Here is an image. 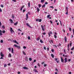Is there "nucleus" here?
Here are the masks:
<instances>
[{
	"instance_id": "nucleus-26",
	"label": "nucleus",
	"mask_w": 74,
	"mask_h": 74,
	"mask_svg": "<svg viewBox=\"0 0 74 74\" xmlns=\"http://www.w3.org/2000/svg\"><path fill=\"white\" fill-rule=\"evenodd\" d=\"M45 1V0H41V2L42 3H44Z\"/></svg>"
},
{
	"instance_id": "nucleus-5",
	"label": "nucleus",
	"mask_w": 74,
	"mask_h": 74,
	"mask_svg": "<svg viewBox=\"0 0 74 74\" xmlns=\"http://www.w3.org/2000/svg\"><path fill=\"white\" fill-rule=\"evenodd\" d=\"M26 24H27V26H29V27L30 28H31V29H32V27L30 26L29 25V24L28 23H27Z\"/></svg>"
},
{
	"instance_id": "nucleus-24",
	"label": "nucleus",
	"mask_w": 74,
	"mask_h": 74,
	"mask_svg": "<svg viewBox=\"0 0 74 74\" xmlns=\"http://www.w3.org/2000/svg\"><path fill=\"white\" fill-rule=\"evenodd\" d=\"M55 38L56 39L57 38V36L55 35H54Z\"/></svg>"
},
{
	"instance_id": "nucleus-53",
	"label": "nucleus",
	"mask_w": 74,
	"mask_h": 74,
	"mask_svg": "<svg viewBox=\"0 0 74 74\" xmlns=\"http://www.w3.org/2000/svg\"><path fill=\"white\" fill-rule=\"evenodd\" d=\"M18 31H20V32H22V30L20 29H18Z\"/></svg>"
},
{
	"instance_id": "nucleus-63",
	"label": "nucleus",
	"mask_w": 74,
	"mask_h": 74,
	"mask_svg": "<svg viewBox=\"0 0 74 74\" xmlns=\"http://www.w3.org/2000/svg\"><path fill=\"white\" fill-rule=\"evenodd\" d=\"M55 34H56V35H58V34L56 32H55Z\"/></svg>"
},
{
	"instance_id": "nucleus-51",
	"label": "nucleus",
	"mask_w": 74,
	"mask_h": 74,
	"mask_svg": "<svg viewBox=\"0 0 74 74\" xmlns=\"http://www.w3.org/2000/svg\"><path fill=\"white\" fill-rule=\"evenodd\" d=\"M71 45H72V43H70V47H71Z\"/></svg>"
},
{
	"instance_id": "nucleus-14",
	"label": "nucleus",
	"mask_w": 74,
	"mask_h": 74,
	"mask_svg": "<svg viewBox=\"0 0 74 74\" xmlns=\"http://www.w3.org/2000/svg\"><path fill=\"white\" fill-rule=\"evenodd\" d=\"M51 56L52 57V58H54V55L53 54H51Z\"/></svg>"
},
{
	"instance_id": "nucleus-46",
	"label": "nucleus",
	"mask_w": 74,
	"mask_h": 74,
	"mask_svg": "<svg viewBox=\"0 0 74 74\" xmlns=\"http://www.w3.org/2000/svg\"><path fill=\"white\" fill-rule=\"evenodd\" d=\"M1 7H2V8H3V7H4V6H3V5L2 4L1 5Z\"/></svg>"
},
{
	"instance_id": "nucleus-25",
	"label": "nucleus",
	"mask_w": 74,
	"mask_h": 74,
	"mask_svg": "<svg viewBox=\"0 0 74 74\" xmlns=\"http://www.w3.org/2000/svg\"><path fill=\"white\" fill-rule=\"evenodd\" d=\"M42 21V20L41 19H39V22H41Z\"/></svg>"
},
{
	"instance_id": "nucleus-11",
	"label": "nucleus",
	"mask_w": 74,
	"mask_h": 74,
	"mask_svg": "<svg viewBox=\"0 0 74 74\" xmlns=\"http://www.w3.org/2000/svg\"><path fill=\"white\" fill-rule=\"evenodd\" d=\"M11 52L12 53L14 54V49L13 48H12V51Z\"/></svg>"
},
{
	"instance_id": "nucleus-50",
	"label": "nucleus",
	"mask_w": 74,
	"mask_h": 74,
	"mask_svg": "<svg viewBox=\"0 0 74 74\" xmlns=\"http://www.w3.org/2000/svg\"><path fill=\"white\" fill-rule=\"evenodd\" d=\"M60 25L62 26V23L61 22V21H60Z\"/></svg>"
},
{
	"instance_id": "nucleus-28",
	"label": "nucleus",
	"mask_w": 74,
	"mask_h": 74,
	"mask_svg": "<svg viewBox=\"0 0 74 74\" xmlns=\"http://www.w3.org/2000/svg\"><path fill=\"white\" fill-rule=\"evenodd\" d=\"M38 7H39V8H40V7H41V4H39Z\"/></svg>"
},
{
	"instance_id": "nucleus-17",
	"label": "nucleus",
	"mask_w": 74,
	"mask_h": 74,
	"mask_svg": "<svg viewBox=\"0 0 74 74\" xmlns=\"http://www.w3.org/2000/svg\"><path fill=\"white\" fill-rule=\"evenodd\" d=\"M36 10L38 12H39V11H40V9H39L37 7V8L36 9Z\"/></svg>"
},
{
	"instance_id": "nucleus-13",
	"label": "nucleus",
	"mask_w": 74,
	"mask_h": 74,
	"mask_svg": "<svg viewBox=\"0 0 74 74\" xmlns=\"http://www.w3.org/2000/svg\"><path fill=\"white\" fill-rule=\"evenodd\" d=\"M18 22H17L16 23H14V26H16V25H17V24H18Z\"/></svg>"
},
{
	"instance_id": "nucleus-16",
	"label": "nucleus",
	"mask_w": 74,
	"mask_h": 74,
	"mask_svg": "<svg viewBox=\"0 0 74 74\" xmlns=\"http://www.w3.org/2000/svg\"><path fill=\"white\" fill-rule=\"evenodd\" d=\"M34 72H35V73H38V71H37L36 70V69H34Z\"/></svg>"
},
{
	"instance_id": "nucleus-32",
	"label": "nucleus",
	"mask_w": 74,
	"mask_h": 74,
	"mask_svg": "<svg viewBox=\"0 0 74 74\" xmlns=\"http://www.w3.org/2000/svg\"><path fill=\"white\" fill-rule=\"evenodd\" d=\"M7 66V65H6V64H4V67H6Z\"/></svg>"
},
{
	"instance_id": "nucleus-64",
	"label": "nucleus",
	"mask_w": 74,
	"mask_h": 74,
	"mask_svg": "<svg viewBox=\"0 0 74 74\" xmlns=\"http://www.w3.org/2000/svg\"><path fill=\"white\" fill-rule=\"evenodd\" d=\"M44 49H45V50H46V47H44Z\"/></svg>"
},
{
	"instance_id": "nucleus-40",
	"label": "nucleus",
	"mask_w": 74,
	"mask_h": 74,
	"mask_svg": "<svg viewBox=\"0 0 74 74\" xmlns=\"http://www.w3.org/2000/svg\"><path fill=\"white\" fill-rule=\"evenodd\" d=\"M69 30L70 32H71V28H69Z\"/></svg>"
},
{
	"instance_id": "nucleus-6",
	"label": "nucleus",
	"mask_w": 74,
	"mask_h": 74,
	"mask_svg": "<svg viewBox=\"0 0 74 74\" xmlns=\"http://www.w3.org/2000/svg\"><path fill=\"white\" fill-rule=\"evenodd\" d=\"M64 60H65V61H64L65 63H67V58H65L64 59Z\"/></svg>"
},
{
	"instance_id": "nucleus-18",
	"label": "nucleus",
	"mask_w": 74,
	"mask_h": 74,
	"mask_svg": "<svg viewBox=\"0 0 74 74\" xmlns=\"http://www.w3.org/2000/svg\"><path fill=\"white\" fill-rule=\"evenodd\" d=\"M23 69H26V70H28V69L26 67H24L23 68Z\"/></svg>"
},
{
	"instance_id": "nucleus-31",
	"label": "nucleus",
	"mask_w": 74,
	"mask_h": 74,
	"mask_svg": "<svg viewBox=\"0 0 74 74\" xmlns=\"http://www.w3.org/2000/svg\"><path fill=\"white\" fill-rule=\"evenodd\" d=\"M8 49L9 50V51H11V49L10 48H9Z\"/></svg>"
},
{
	"instance_id": "nucleus-44",
	"label": "nucleus",
	"mask_w": 74,
	"mask_h": 74,
	"mask_svg": "<svg viewBox=\"0 0 74 74\" xmlns=\"http://www.w3.org/2000/svg\"><path fill=\"white\" fill-rule=\"evenodd\" d=\"M12 18L14 19V15H12Z\"/></svg>"
},
{
	"instance_id": "nucleus-61",
	"label": "nucleus",
	"mask_w": 74,
	"mask_h": 74,
	"mask_svg": "<svg viewBox=\"0 0 74 74\" xmlns=\"http://www.w3.org/2000/svg\"><path fill=\"white\" fill-rule=\"evenodd\" d=\"M51 42H52V43H53V41L52 40H51Z\"/></svg>"
},
{
	"instance_id": "nucleus-55",
	"label": "nucleus",
	"mask_w": 74,
	"mask_h": 74,
	"mask_svg": "<svg viewBox=\"0 0 74 74\" xmlns=\"http://www.w3.org/2000/svg\"><path fill=\"white\" fill-rule=\"evenodd\" d=\"M0 12H2V10L1 9V8H0Z\"/></svg>"
},
{
	"instance_id": "nucleus-29",
	"label": "nucleus",
	"mask_w": 74,
	"mask_h": 74,
	"mask_svg": "<svg viewBox=\"0 0 74 74\" xmlns=\"http://www.w3.org/2000/svg\"><path fill=\"white\" fill-rule=\"evenodd\" d=\"M48 33H49L50 34H52V32H49Z\"/></svg>"
},
{
	"instance_id": "nucleus-27",
	"label": "nucleus",
	"mask_w": 74,
	"mask_h": 74,
	"mask_svg": "<svg viewBox=\"0 0 74 74\" xmlns=\"http://www.w3.org/2000/svg\"><path fill=\"white\" fill-rule=\"evenodd\" d=\"M40 42L41 43H43V41H42V40H40Z\"/></svg>"
},
{
	"instance_id": "nucleus-35",
	"label": "nucleus",
	"mask_w": 74,
	"mask_h": 74,
	"mask_svg": "<svg viewBox=\"0 0 74 74\" xmlns=\"http://www.w3.org/2000/svg\"><path fill=\"white\" fill-rule=\"evenodd\" d=\"M1 43H3V40H1L0 41Z\"/></svg>"
},
{
	"instance_id": "nucleus-56",
	"label": "nucleus",
	"mask_w": 74,
	"mask_h": 74,
	"mask_svg": "<svg viewBox=\"0 0 74 74\" xmlns=\"http://www.w3.org/2000/svg\"><path fill=\"white\" fill-rule=\"evenodd\" d=\"M25 11H26V10H23V12H25Z\"/></svg>"
},
{
	"instance_id": "nucleus-12",
	"label": "nucleus",
	"mask_w": 74,
	"mask_h": 74,
	"mask_svg": "<svg viewBox=\"0 0 74 74\" xmlns=\"http://www.w3.org/2000/svg\"><path fill=\"white\" fill-rule=\"evenodd\" d=\"M2 35H3V34H2V31L0 30V36H2Z\"/></svg>"
},
{
	"instance_id": "nucleus-33",
	"label": "nucleus",
	"mask_w": 74,
	"mask_h": 74,
	"mask_svg": "<svg viewBox=\"0 0 74 74\" xmlns=\"http://www.w3.org/2000/svg\"><path fill=\"white\" fill-rule=\"evenodd\" d=\"M45 7V5H44L42 6V8H43V7Z\"/></svg>"
},
{
	"instance_id": "nucleus-19",
	"label": "nucleus",
	"mask_w": 74,
	"mask_h": 74,
	"mask_svg": "<svg viewBox=\"0 0 74 74\" xmlns=\"http://www.w3.org/2000/svg\"><path fill=\"white\" fill-rule=\"evenodd\" d=\"M40 39V37H39L37 39V41H39V40Z\"/></svg>"
},
{
	"instance_id": "nucleus-23",
	"label": "nucleus",
	"mask_w": 74,
	"mask_h": 74,
	"mask_svg": "<svg viewBox=\"0 0 74 74\" xmlns=\"http://www.w3.org/2000/svg\"><path fill=\"white\" fill-rule=\"evenodd\" d=\"M36 22H39V19L38 18V19H36Z\"/></svg>"
},
{
	"instance_id": "nucleus-9",
	"label": "nucleus",
	"mask_w": 74,
	"mask_h": 74,
	"mask_svg": "<svg viewBox=\"0 0 74 74\" xmlns=\"http://www.w3.org/2000/svg\"><path fill=\"white\" fill-rule=\"evenodd\" d=\"M61 62H62V63H63L64 62V60H63V58H61Z\"/></svg>"
},
{
	"instance_id": "nucleus-58",
	"label": "nucleus",
	"mask_w": 74,
	"mask_h": 74,
	"mask_svg": "<svg viewBox=\"0 0 74 74\" xmlns=\"http://www.w3.org/2000/svg\"><path fill=\"white\" fill-rule=\"evenodd\" d=\"M50 22H51V24H52V23H53L52 21H50Z\"/></svg>"
},
{
	"instance_id": "nucleus-48",
	"label": "nucleus",
	"mask_w": 74,
	"mask_h": 74,
	"mask_svg": "<svg viewBox=\"0 0 74 74\" xmlns=\"http://www.w3.org/2000/svg\"><path fill=\"white\" fill-rule=\"evenodd\" d=\"M8 41H12V40L11 39H9L8 40Z\"/></svg>"
},
{
	"instance_id": "nucleus-60",
	"label": "nucleus",
	"mask_w": 74,
	"mask_h": 74,
	"mask_svg": "<svg viewBox=\"0 0 74 74\" xmlns=\"http://www.w3.org/2000/svg\"><path fill=\"white\" fill-rule=\"evenodd\" d=\"M12 1H14V2H16V0H12Z\"/></svg>"
},
{
	"instance_id": "nucleus-43",
	"label": "nucleus",
	"mask_w": 74,
	"mask_h": 74,
	"mask_svg": "<svg viewBox=\"0 0 74 74\" xmlns=\"http://www.w3.org/2000/svg\"><path fill=\"white\" fill-rule=\"evenodd\" d=\"M32 59L31 58H29V60H30V61H32Z\"/></svg>"
},
{
	"instance_id": "nucleus-37",
	"label": "nucleus",
	"mask_w": 74,
	"mask_h": 74,
	"mask_svg": "<svg viewBox=\"0 0 74 74\" xmlns=\"http://www.w3.org/2000/svg\"><path fill=\"white\" fill-rule=\"evenodd\" d=\"M8 56H10V57H11V55L10 53H9L8 54Z\"/></svg>"
},
{
	"instance_id": "nucleus-57",
	"label": "nucleus",
	"mask_w": 74,
	"mask_h": 74,
	"mask_svg": "<svg viewBox=\"0 0 74 74\" xmlns=\"http://www.w3.org/2000/svg\"><path fill=\"white\" fill-rule=\"evenodd\" d=\"M68 62H70L71 61V59H69L68 60Z\"/></svg>"
},
{
	"instance_id": "nucleus-47",
	"label": "nucleus",
	"mask_w": 74,
	"mask_h": 74,
	"mask_svg": "<svg viewBox=\"0 0 74 74\" xmlns=\"http://www.w3.org/2000/svg\"><path fill=\"white\" fill-rule=\"evenodd\" d=\"M49 16H50V15H47V18H49Z\"/></svg>"
},
{
	"instance_id": "nucleus-38",
	"label": "nucleus",
	"mask_w": 74,
	"mask_h": 74,
	"mask_svg": "<svg viewBox=\"0 0 74 74\" xmlns=\"http://www.w3.org/2000/svg\"><path fill=\"white\" fill-rule=\"evenodd\" d=\"M53 47H55V48H57V46L56 45H54Z\"/></svg>"
},
{
	"instance_id": "nucleus-34",
	"label": "nucleus",
	"mask_w": 74,
	"mask_h": 74,
	"mask_svg": "<svg viewBox=\"0 0 74 74\" xmlns=\"http://www.w3.org/2000/svg\"><path fill=\"white\" fill-rule=\"evenodd\" d=\"M5 30H3L2 31L3 33H5Z\"/></svg>"
},
{
	"instance_id": "nucleus-59",
	"label": "nucleus",
	"mask_w": 74,
	"mask_h": 74,
	"mask_svg": "<svg viewBox=\"0 0 74 74\" xmlns=\"http://www.w3.org/2000/svg\"><path fill=\"white\" fill-rule=\"evenodd\" d=\"M56 70L57 71H58V69H56Z\"/></svg>"
},
{
	"instance_id": "nucleus-7",
	"label": "nucleus",
	"mask_w": 74,
	"mask_h": 74,
	"mask_svg": "<svg viewBox=\"0 0 74 74\" xmlns=\"http://www.w3.org/2000/svg\"><path fill=\"white\" fill-rule=\"evenodd\" d=\"M64 40H65V42H67V38L66 37V36H65L64 37Z\"/></svg>"
},
{
	"instance_id": "nucleus-3",
	"label": "nucleus",
	"mask_w": 74,
	"mask_h": 74,
	"mask_svg": "<svg viewBox=\"0 0 74 74\" xmlns=\"http://www.w3.org/2000/svg\"><path fill=\"white\" fill-rule=\"evenodd\" d=\"M0 56H1V57H4V55L3 54V53H2V52H1Z\"/></svg>"
},
{
	"instance_id": "nucleus-8",
	"label": "nucleus",
	"mask_w": 74,
	"mask_h": 74,
	"mask_svg": "<svg viewBox=\"0 0 74 74\" xmlns=\"http://www.w3.org/2000/svg\"><path fill=\"white\" fill-rule=\"evenodd\" d=\"M67 50L68 51H70V47H69V44L67 45Z\"/></svg>"
},
{
	"instance_id": "nucleus-54",
	"label": "nucleus",
	"mask_w": 74,
	"mask_h": 74,
	"mask_svg": "<svg viewBox=\"0 0 74 74\" xmlns=\"http://www.w3.org/2000/svg\"><path fill=\"white\" fill-rule=\"evenodd\" d=\"M48 34L49 35V37H50L51 36V35L50 34H49V33H48Z\"/></svg>"
},
{
	"instance_id": "nucleus-10",
	"label": "nucleus",
	"mask_w": 74,
	"mask_h": 74,
	"mask_svg": "<svg viewBox=\"0 0 74 74\" xmlns=\"http://www.w3.org/2000/svg\"><path fill=\"white\" fill-rule=\"evenodd\" d=\"M10 22L11 23H13V21L12 19H10Z\"/></svg>"
},
{
	"instance_id": "nucleus-21",
	"label": "nucleus",
	"mask_w": 74,
	"mask_h": 74,
	"mask_svg": "<svg viewBox=\"0 0 74 74\" xmlns=\"http://www.w3.org/2000/svg\"><path fill=\"white\" fill-rule=\"evenodd\" d=\"M26 18H29V16H28V14H26Z\"/></svg>"
},
{
	"instance_id": "nucleus-45",
	"label": "nucleus",
	"mask_w": 74,
	"mask_h": 74,
	"mask_svg": "<svg viewBox=\"0 0 74 74\" xmlns=\"http://www.w3.org/2000/svg\"><path fill=\"white\" fill-rule=\"evenodd\" d=\"M28 40H30V36H28Z\"/></svg>"
},
{
	"instance_id": "nucleus-30",
	"label": "nucleus",
	"mask_w": 74,
	"mask_h": 74,
	"mask_svg": "<svg viewBox=\"0 0 74 74\" xmlns=\"http://www.w3.org/2000/svg\"><path fill=\"white\" fill-rule=\"evenodd\" d=\"M74 49V46L71 49V51H73Z\"/></svg>"
},
{
	"instance_id": "nucleus-20",
	"label": "nucleus",
	"mask_w": 74,
	"mask_h": 74,
	"mask_svg": "<svg viewBox=\"0 0 74 74\" xmlns=\"http://www.w3.org/2000/svg\"><path fill=\"white\" fill-rule=\"evenodd\" d=\"M16 48H18V49H20V48H21V47H20L19 46H17Z\"/></svg>"
},
{
	"instance_id": "nucleus-52",
	"label": "nucleus",
	"mask_w": 74,
	"mask_h": 74,
	"mask_svg": "<svg viewBox=\"0 0 74 74\" xmlns=\"http://www.w3.org/2000/svg\"><path fill=\"white\" fill-rule=\"evenodd\" d=\"M51 51L52 52H54V50H53V49H52L51 50Z\"/></svg>"
},
{
	"instance_id": "nucleus-36",
	"label": "nucleus",
	"mask_w": 74,
	"mask_h": 74,
	"mask_svg": "<svg viewBox=\"0 0 74 74\" xmlns=\"http://www.w3.org/2000/svg\"><path fill=\"white\" fill-rule=\"evenodd\" d=\"M44 67H46V66H47V64H44Z\"/></svg>"
},
{
	"instance_id": "nucleus-15",
	"label": "nucleus",
	"mask_w": 74,
	"mask_h": 74,
	"mask_svg": "<svg viewBox=\"0 0 74 74\" xmlns=\"http://www.w3.org/2000/svg\"><path fill=\"white\" fill-rule=\"evenodd\" d=\"M28 7H30V2H29V3H28Z\"/></svg>"
},
{
	"instance_id": "nucleus-42",
	"label": "nucleus",
	"mask_w": 74,
	"mask_h": 74,
	"mask_svg": "<svg viewBox=\"0 0 74 74\" xmlns=\"http://www.w3.org/2000/svg\"><path fill=\"white\" fill-rule=\"evenodd\" d=\"M14 47H17V45H16V44H14Z\"/></svg>"
},
{
	"instance_id": "nucleus-39",
	"label": "nucleus",
	"mask_w": 74,
	"mask_h": 74,
	"mask_svg": "<svg viewBox=\"0 0 74 74\" xmlns=\"http://www.w3.org/2000/svg\"><path fill=\"white\" fill-rule=\"evenodd\" d=\"M42 34H43V35H45V34H46V33L44 32V33H42Z\"/></svg>"
},
{
	"instance_id": "nucleus-41",
	"label": "nucleus",
	"mask_w": 74,
	"mask_h": 74,
	"mask_svg": "<svg viewBox=\"0 0 74 74\" xmlns=\"http://www.w3.org/2000/svg\"><path fill=\"white\" fill-rule=\"evenodd\" d=\"M50 8H53V6H50Z\"/></svg>"
},
{
	"instance_id": "nucleus-62",
	"label": "nucleus",
	"mask_w": 74,
	"mask_h": 74,
	"mask_svg": "<svg viewBox=\"0 0 74 74\" xmlns=\"http://www.w3.org/2000/svg\"><path fill=\"white\" fill-rule=\"evenodd\" d=\"M45 4H48V2H45Z\"/></svg>"
},
{
	"instance_id": "nucleus-1",
	"label": "nucleus",
	"mask_w": 74,
	"mask_h": 74,
	"mask_svg": "<svg viewBox=\"0 0 74 74\" xmlns=\"http://www.w3.org/2000/svg\"><path fill=\"white\" fill-rule=\"evenodd\" d=\"M10 31L12 33H13V32H14V31L13 30V29H12V28H11V27H10Z\"/></svg>"
},
{
	"instance_id": "nucleus-2",
	"label": "nucleus",
	"mask_w": 74,
	"mask_h": 74,
	"mask_svg": "<svg viewBox=\"0 0 74 74\" xmlns=\"http://www.w3.org/2000/svg\"><path fill=\"white\" fill-rule=\"evenodd\" d=\"M41 26L42 31H43V32H44L45 31V30L44 29V27L43 26H42V25H41Z\"/></svg>"
},
{
	"instance_id": "nucleus-22",
	"label": "nucleus",
	"mask_w": 74,
	"mask_h": 74,
	"mask_svg": "<svg viewBox=\"0 0 74 74\" xmlns=\"http://www.w3.org/2000/svg\"><path fill=\"white\" fill-rule=\"evenodd\" d=\"M23 54L24 55H26V53L24 51H23Z\"/></svg>"
},
{
	"instance_id": "nucleus-49",
	"label": "nucleus",
	"mask_w": 74,
	"mask_h": 74,
	"mask_svg": "<svg viewBox=\"0 0 74 74\" xmlns=\"http://www.w3.org/2000/svg\"><path fill=\"white\" fill-rule=\"evenodd\" d=\"M23 48H24V49H26V47H25V46H24L23 47Z\"/></svg>"
},
{
	"instance_id": "nucleus-4",
	"label": "nucleus",
	"mask_w": 74,
	"mask_h": 74,
	"mask_svg": "<svg viewBox=\"0 0 74 74\" xmlns=\"http://www.w3.org/2000/svg\"><path fill=\"white\" fill-rule=\"evenodd\" d=\"M12 41L13 42H15V43H16V44H18L19 43H18V42H17L16 41V40H15L14 41V40H12Z\"/></svg>"
}]
</instances>
